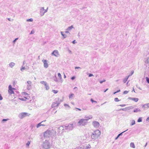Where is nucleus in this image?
<instances>
[{
    "label": "nucleus",
    "instance_id": "53",
    "mask_svg": "<svg viewBox=\"0 0 149 149\" xmlns=\"http://www.w3.org/2000/svg\"><path fill=\"white\" fill-rule=\"evenodd\" d=\"M72 43L73 44H75L76 43V40H73L72 42Z\"/></svg>",
    "mask_w": 149,
    "mask_h": 149
},
{
    "label": "nucleus",
    "instance_id": "26",
    "mask_svg": "<svg viewBox=\"0 0 149 149\" xmlns=\"http://www.w3.org/2000/svg\"><path fill=\"white\" fill-rule=\"evenodd\" d=\"M61 35L63 36L64 38H65L67 37V36L65 34H63V32L62 31H61Z\"/></svg>",
    "mask_w": 149,
    "mask_h": 149
},
{
    "label": "nucleus",
    "instance_id": "56",
    "mask_svg": "<svg viewBox=\"0 0 149 149\" xmlns=\"http://www.w3.org/2000/svg\"><path fill=\"white\" fill-rule=\"evenodd\" d=\"M103 82H104L103 81H100V84H102Z\"/></svg>",
    "mask_w": 149,
    "mask_h": 149
},
{
    "label": "nucleus",
    "instance_id": "15",
    "mask_svg": "<svg viewBox=\"0 0 149 149\" xmlns=\"http://www.w3.org/2000/svg\"><path fill=\"white\" fill-rule=\"evenodd\" d=\"M142 107L145 109L149 108V103L146 104L142 106Z\"/></svg>",
    "mask_w": 149,
    "mask_h": 149
},
{
    "label": "nucleus",
    "instance_id": "29",
    "mask_svg": "<svg viewBox=\"0 0 149 149\" xmlns=\"http://www.w3.org/2000/svg\"><path fill=\"white\" fill-rule=\"evenodd\" d=\"M141 111V110L140 109H136L134 110V112H140Z\"/></svg>",
    "mask_w": 149,
    "mask_h": 149
},
{
    "label": "nucleus",
    "instance_id": "45",
    "mask_svg": "<svg viewBox=\"0 0 149 149\" xmlns=\"http://www.w3.org/2000/svg\"><path fill=\"white\" fill-rule=\"evenodd\" d=\"M73 95H74V94H71L69 96V98H71L72 97V96H73Z\"/></svg>",
    "mask_w": 149,
    "mask_h": 149
},
{
    "label": "nucleus",
    "instance_id": "6",
    "mask_svg": "<svg viewBox=\"0 0 149 149\" xmlns=\"http://www.w3.org/2000/svg\"><path fill=\"white\" fill-rule=\"evenodd\" d=\"M30 114L25 112H23L20 113L18 115V117L20 119H22L26 116H29Z\"/></svg>",
    "mask_w": 149,
    "mask_h": 149
},
{
    "label": "nucleus",
    "instance_id": "39",
    "mask_svg": "<svg viewBox=\"0 0 149 149\" xmlns=\"http://www.w3.org/2000/svg\"><path fill=\"white\" fill-rule=\"evenodd\" d=\"M114 101L115 102H118L120 101V100H119L118 98H115L114 99Z\"/></svg>",
    "mask_w": 149,
    "mask_h": 149
},
{
    "label": "nucleus",
    "instance_id": "1",
    "mask_svg": "<svg viewBox=\"0 0 149 149\" xmlns=\"http://www.w3.org/2000/svg\"><path fill=\"white\" fill-rule=\"evenodd\" d=\"M92 118L91 115L88 116V117L86 118V119L82 118L78 121L77 125L78 126H84L86 125L87 123V121L89 119H91Z\"/></svg>",
    "mask_w": 149,
    "mask_h": 149
},
{
    "label": "nucleus",
    "instance_id": "52",
    "mask_svg": "<svg viewBox=\"0 0 149 149\" xmlns=\"http://www.w3.org/2000/svg\"><path fill=\"white\" fill-rule=\"evenodd\" d=\"M3 99V97H2L1 95L0 94V100H1Z\"/></svg>",
    "mask_w": 149,
    "mask_h": 149
},
{
    "label": "nucleus",
    "instance_id": "11",
    "mask_svg": "<svg viewBox=\"0 0 149 149\" xmlns=\"http://www.w3.org/2000/svg\"><path fill=\"white\" fill-rule=\"evenodd\" d=\"M92 124L94 127L98 128L99 127L100 124L98 122L96 121H94L92 123Z\"/></svg>",
    "mask_w": 149,
    "mask_h": 149
},
{
    "label": "nucleus",
    "instance_id": "13",
    "mask_svg": "<svg viewBox=\"0 0 149 149\" xmlns=\"http://www.w3.org/2000/svg\"><path fill=\"white\" fill-rule=\"evenodd\" d=\"M42 61L43 63L44 66L45 68H47L48 67V65L47 63V61L46 60H42Z\"/></svg>",
    "mask_w": 149,
    "mask_h": 149
},
{
    "label": "nucleus",
    "instance_id": "18",
    "mask_svg": "<svg viewBox=\"0 0 149 149\" xmlns=\"http://www.w3.org/2000/svg\"><path fill=\"white\" fill-rule=\"evenodd\" d=\"M145 63L149 65V57L146 58L145 61Z\"/></svg>",
    "mask_w": 149,
    "mask_h": 149
},
{
    "label": "nucleus",
    "instance_id": "4",
    "mask_svg": "<svg viewBox=\"0 0 149 149\" xmlns=\"http://www.w3.org/2000/svg\"><path fill=\"white\" fill-rule=\"evenodd\" d=\"M42 147L45 149L49 148L50 147L49 143L48 141L46 140L43 143Z\"/></svg>",
    "mask_w": 149,
    "mask_h": 149
},
{
    "label": "nucleus",
    "instance_id": "57",
    "mask_svg": "<svg viewBox=\"0 0 149 149\" xmlns=\"http://www.w3.org/2000/svg\"><path fill=\"white\" fill-rule=\"evenodd\" d=\"M79 68H80L79 67H76L75 68V69H79Z\"/></svg>",
    "mask_w": 149,
    "mask_h": 149
},
{
    "label": "nucleus",
    "instance_id": "64",
    "mask_svg": "<svg viewBox=\"0 0 149 149\" xmlns=\"http://www.w3.org/2000/svg\"><path fill=\"white\" fill-rule=\"evenodd\" d=\"M102 81H103V82H105L106 81V80L104 79H103V80Z\"/></svg>",
    "mask_w": 149,
    "mask_h": 149
},
{
    "label": "nucleus",
    "instance_id": "48",
    "mask_svg": "<svg viewBox=\"0 0 149 149\" xmlns=\"http://www.w3.org/2000/svg\"><path fill=\"white\" fill-rule=\"evenodd\" d=\"M128 93V91H125L123 93V94H127Z\"/></svg>",
    "mask_w": 149,
    "mask_h": 149
},
{
    "label": "nucleus",
    "instance_id": "63",
    "mask_svg": "<svg viewBox=\"0 0 149 149\" xmlns=\"http://www.w3.org/2000/svg\"><path fill=\"white\" fill-rule=\"evenodd\" d=\"M76 109H78V110H79V111H81V109H79V108H76Z\"/></svg>",
    "mask_w": 149,
    "mask_h": 149
},
{
    "label": "nucleus",
    "instance_id": "51",
    "mask_svg": "<svg viewBox=\"0 0 149 149\" xmlns=\"http://www.w3.org/2000/svg\"><path fill=\"white\" fill-rule=\"evenodd\" d=\"M75 77L74 76H73L71 78V79L72 80H73L75 79Z\"/></svg>",
    "mask_w": 149,
    "mask_h": 149
},
{
    "label": "nucleus",
    "instance_id": "12",
    "mask_svg": "<svg viewBox=\"0 0 149 149\" xmlns=\"http://www.w3.org/2000/svg\"><path fill=\"white\" fill-rule=\"evenodd\" d=\"M52 55H54L56 57H57L59 55L58 52L57 50H54L52 53Z\"/></svg>",
    "mask_w": 149,
    "mask_h": 149
},
{
    "label": "nucleus",
    "instance_id": "33",
    "mask_svg": "<svg viewBox=\"0 0 149 149\" xmlns=\"http://www.w3.org/2000/svg\"><path fill=\"white\" fill-rule=\"evenodd\" d=\"M19 99L22 101H25L27 99V98L26 97L24 98H19Z\"/></svg>",
    "mask_w": 149,
    "mask_h": 149
},
{
    "label": "nucleus",
    "instance_id": "5",
    "mask_svg": "<svg viewBox=\"0 0 149 149\" xmlns=\"http://www.w3.org/2000/svg\"><path fill=\"white\" fill-rule=\"evenodd\" d=\"M60 104V102L58 99H56L55 101L53 102L52 105V107L53 108L58 107Z\"/></svg>",
    "mask_w": 149,
    "mask_h": 149
},
{
    "label": "nucleus",
    "instance_id": "47",
    "mask_svg": "<svg viewBox=\"0 0 149 149\" xmlns=\"http://www.w3.org/2000/svg\"><path fill=\"white\" fill-rule=\"evenodd\" d=\"M48 9V8L47 7V9H44V13H46L47 12Z\"/></svg>",
    "mask_w": 149,
    "mask_h": 149
},
{
    "label": "nucleus",
    "instance_id": "46",
    "mask_svg": "<svg viewBox=\"0 0 149 149\" xmlns=\"http://www.w3.org/2000/svg\"><path fill=\"white\" fill-rule=\"evenodd\" d=\"M88 77H90L92 76H93V75L92 74L88 73Z\"/></svg>",
    "mask_w": 149,
    "mask_h": 149
},
{
    "label": "nucleus",
    "instance_id": "43",
    "mask_svg": "<svg viewBox=\"0 0 149 149\" xmlns=\"http://www.w3.org/2000/svg\"><path fill=\"white\" fill-rule=\"evenodd\" d=\"M8 120V119H3L2 120V121L4 122V121H6Z\"/></svg>",
    "mask_w": 149,
    "mask_h": 149
},
{
    "label": "nucleus",
    "instance_id": "9",
    "mask_svg": "<svg viewBox=\"0 0 149 149\" xmlns=\"http://www.w3.org/2000/svg\"><path fill=\"white\" fill-rule=\"evenodd\" d=\"M45 13H44V7H40V14L41 16H43Z\"/></svg>",
    "mask_w": 149,
    "mask_h": 149
},
{
    "label": "nucleus",
    "instance_id": "61",
    "mask_svg": "<svg viewBox=\"0 0 149 149\" xmlns=\"http://www.w3.org/2000/svg\"><path fill=\"white\" fill-rule=\"evenodd\" d=\"M147 143H146V144L144 146V147H146V146H147Z\"/></svg>",
    "mask_w": 149,
    "mask_h": 149
},
{
    "label": "nucleus",
    "instance_id": "28",
    "mask_svg": "<svg viewBox=\"0 0 149 149\" xmlns=\"http://www.w3.org/2000/svg\"><path fill=\"white\" fill-rule=\"evenodd\" d=\"M45 88L46 90H48L49 89V86L47 84V83L46 84V85H45Z\"/></svg>",
    "mask_w": 149,
    "mask_h": 149
},
{
    "label": "nucleus",
    "instance_id": "44",
    "mask_svg": "<svg viewBox=\"0 0 149 149\" xmlns=\"http://www.w3.org/2000/svg\"><path fill=\"white\" fill-rule=\"evenodd\" d=\"M35 33V31L33 30H32L31 31V33H30V34H31L34 33Z\"/></svg>",
    "mask_w": 149,
    "mask_h": 149
},
{
    "label": "nucleus",
    "instance_id": "40",
    "mask_svg": "<svg viewBox=\"0 0 149 149\" xmlns=\"http://www.w3.org/2000/svg\"><path fill=\"white\" fill-rule=\"evenodd\" d=\"M91 101L92 103H93V102H95V103H97V101L94 100L92 99H91Z\"/></svg>",
    "mask_w": 149,
    "mask_h": 149
},
{
    "label": "nucleus",
    "instance_id": "62",
    "mask_svg": "<svg viewBox=\"0 0 149 149\" xmlns=\"http://www.w3.org/2000/svg\"><path fill=\"white\" fill-rule=\"evenodd\" d=\"M149 120V117H148L146 119V121Z\"/></svg>",
    "mask_w": 149,
    "mask_h": 149
},
{
    "label": "nucleus",
    "instance_id": "55",
    "mask_svg": "<svg viewBox=\"0 0 149 149\" xmlns=\"http://www.w3.org/2000/svg\"><path fill=\"white\" fill-rule=\"evenodd\" d=\"M119 136H118V135L115 138V139L116 140L118 138H119Z\"/></svg>",
    "mask_w": 149,
    "mask_h": 149
},
{
    "label": "nucleus",
    "instance_id": "34",
    "mask_svg": "<svg viewBox=\"0 0 149 149\" xmlns=\"http://www.w3.org/2000/svg\"><path fill=\"white\" fill-rule=\"evenodd\" d=\"M64 106L65 107H68L69 109L70 108V106L68 104H65Z\"/></svg>",
    "mask_w": 149,
    "mask_h": 149
},
{
    "label": "nucleus",
    "instance_id": "38",
    "mask_svg": "<svg viewBox=\"0 0 149 149\" xmlns=\"http://www.w3.org/2000/svg\"><path fill=\"white\" fill-rule=\"evenodd\" d=\"M146 80L147 82L149 84V78L148 77H146Z\"/></svg>",
    "mask_w": 149,
    "mask_h": 149
},
{
    "label": "nucleus",
    "instance_id": "60",
    "mask_svg": "<svg viewBox=\"0 0 149 149\" xmlns=\"http://www.w3.org/2000/svg\"><path fill=\"white\" fill-rule=\"evenodd\" d=\"M120 90H118L116 91V92H117V93L120 92Z\"/></svg>",
    "mask_w": 149,
    "mask_h": 149
},
{
    "label": "nucleus",
    "instance_id": "58",
    "mask_svg": "<svg viewBox=\"0 0 149 149\" xmlns=\"http://www.w3.org/2000/svg\"><path fill=\"white\" fill-rule=\"evenodd\" d=\"M108 90V88H107V89H106V90H105L104 91V92H106V91H107Z\"/></svg>",
    "mask_w": 149,
    "mask_h": 149
},
{
    "label": "nucleus",
    "instance_id": "27",
    "mask_svg": "<svg viewBox=\"0 0 149 149\" xmlns=\"http://www.w3.org/2000/svg\"><path fill=\"white\" fill-rule=\"evenodd\" d=\"M135 124V121L134 120H133L131 121V123L130 124L131 126H132Z\"/></svg>",
    "mask_w": 149,
    "mask_h": 149
},
{
    "label": "nucleus",
    "instance_id": "37",
    "mask_svg": "<svg viewBox=\"0 0 149 149\" xmlns=\"http://www.w3.org/2000/svg\"><path fill=\"white\" fill-rule=\"evenodd\" d=\"M26 21L27 22H32L33 21V19L32 18H30L27 19Z\"/></svg>",
    "mask_w": 149,
    "mask_h": 149
},
{
    "label": "nucleus",
    "instance_id": "22",
    "mask_svg": "<svg viewBox=\"0 0 149 149\" xmlns=\"http://www.w3.org/2000/svg\"><path fill=\"white\" fill-rule=\"evenodd\" d=\"M130 146L132 148H134L135 146L134 143L131 142L130 144Z\"/></svg>",
    "mask_w": 149,
    "mask_h": 149
},
{
    "label": "nucleus",
    "instance_id": "30",
    "mask_svg": "<svg viewBox=\"0 0 149 149\" xmlns=\"http://www.w3.org/2000/svg\"><path fill=\"white\" fill-rule=\"evenodd\" d=\"M31 143V141H28L27 143L26 144V147L28 148L29 146V145Z\"/></svg>",
    "mask_w": 149,
    "mask_h": 149
},
{
    "label": "nucleus",
    "instance_id": "36",
    "mask_svg": "<svg viewBox=\"0 0 149 149\" xmlns=\"http://www.w3.org/2000/svg\"><path fill=\"white\" fill-rule=\"evenodd\" d=\"M142 119L140 117L138 119V120L137 122H142Z\"/></svg>",
    "mask_w": 149,
    "mask_h": 149
},
{
    "label": "nucleus",
    "instance_id": "25",
    "mask_svg": "<svg viewBox=\"0 0 149 149\" xmlns=\"http://www.w3.org/2000/svg\"><path fill=\"white\" fill-rule=\"evenodd\" d=\"M53 79L56 82H57L58 81L56 75H55L54 77H53Z\"/></svg>",
    "mask_w": 149,
    "mask_h": 149
},
{
    "label": "nucleus",
    "instance_id": "10",
    "mask_svg": "<svg viewBox=\"0 0 149 149\" xmlns=\"http://www.w3.org/2000/svg\"><path fill=\"white\" fill-rule=\"evenodd\" d=\"M26 88L28 90H30L31 89V84H32V82L30 81H27Z\"/></svg>",
    "mask_w": 149,
    "mask_h": 149
},
{
    "label": "nucleus",
    "instance_id": "16",
    "mask_svg": "<svg viewBox=\"0 0 149 149\" xmlns=\"http://www.w3.org/2000/svg\"><path fill=\"white\" fill-rule=\"evenodd\" d=\"M128 98L129 99L131 100H132L136 102H137L139 100L138 98H136L130 97H129Z\"/></svg>",
    "mask_w": 149,
    "mask_h": 149
},
{
    "label": "nucleus",
    "instance_id": "7",
    "mask_svg": "<svg viewBox=\"0 0 149 149\" xmlns=\"http://www.w3.org/2000/svg\"><path fill=\"white\" fill-rule=\"evenodd\" d=\"M15 89L14 88H12L11 85H10L8 86V93L10 95H11L12 94H14V92L13 91V90H15Z\"/></svg>",
    "mask_w": 149,
    "mask_h": 149
},
{
    "label": "nucleus",
    "instance_id": "19",
    "mask_svg": "<svg viewBox=\"0 0 149 149\" xmlns=\"http://www.w3.org/2000/svg\"><path fill=\"white\" fill-rule=\"evenodd\" d=\"M15 63L14 62H11L9 64V65L10 68H13L15 66Z\"/></svg>",
    "mask_w": 149,
    "mask_h": 149
},
{
    "label": "nucleus",
    "instance_id": "23",
    "mask_svg": "<svg viewBox=\"0 0 149 149\" xmlns=\"http://www.w3.org/2000/svg\"><path fill=\"white\" fill-rule=\"evenodd\" d=\"M129 77L127 76L123 80V82L124 83H125L126 82V81L128 79Z\"/></svg>",
    "mask_w": 149,
    "mask_h": 149
},
{
    "label": "nucleus",
    "instance_id": "14",
    "mask_svg": "<svg viewBox=\"0 0 149 149\" xmlns=\"http://www.w3.org/2000/svg\"><path fill=\"white\" fill-rule=\"evenodd\" d=\"M51 132V136H55L56 135V132L54 130H50Z\"/></svg>",
    "mask_w": 149,
    "mask_h": 149
},
{
    "label": "nucleus",
    "instance_id": "31",
    "mask_svg": "<svg viewBox=\"0 0 149 149\" xmlns=\"http://www.w3.org/2000/svg\"><path fill=\"white\" fill-rule=\"evenodd\" d=\"M127 130H126L125 131H123V132H122L121 133H120V134H119L118 135V136H119V137L120 136L122 135H123V133H124V132H125L126 131H127Z\"/></svg>",
    "mask_w": 149,
    "mask_h": 149
},
{
    "label": "nucleus",
    "instance_id": "17",
    "mask_svg": "<svg viewBox=\"0 0 149 149\" xmlns=\"http://www.w3.org/2000/svg\"><path fill=\"white\" fill-rule=\"evenodd\" d=\"M46 120H44V121H43L42 122H41L40 123H39L38 124H37V128H38L39 127H40V126L41 125H42V126H45V125H43V124H42L41 123H43Z\"/></svg>",
    "mask_w": 149,
    "mask_h": 149
},
{
    "label": "nucleus",
    "instance_id": "54",
    "mask_svg": "<svg viewBox=\"0 0 149 149\" xmlns=\"http://www.w3.org/2000/svg\"><path fill=\"white\" fill-rule=\"evenodd\" d=\"M65 33H68L69 34H70V32L68 31H65Z\"/></svg>",
    "mask_w": 149,
    "mask_h": 149
},
{
    "label": "nucleus",
    "instance_id": "21",
    "mask_svg": "<svg viewBox=\"0 0 149 149\" xmlns=\"http://www.w3.org/2000/svg\"><path fill=\"white\" fill-rule=\"evenodd\" d=\"M130 109V108L129 107H126V108H124L121 109H120L119 110V111L123 110V111H126L127 109L129 110Z\"/></svg>",
    "mask_w": 149,
    "mask_h": 149
},
{
    "label": "nucleus",
    "instance_id": "3",
    "mask_svg": "<svg viewBox=\"0 0 149 149\" xmlns=\"http://www.w3.org/2000/svg\"><path fill=\"white\" fill-rule=\"evenodd\" d=\"M74 127V125L73 123L70 124L68 125L62 126H61L59 128L62 129V130H64V129H62L63 128H65L66 130H72Z\"/></svg>",
    "mask_w": 149,
    "mask_h": 149
},
{
    "label": "nucleus",
    "instance_id": "35",
    "mask_svg": "<svg viewBox=\"0 0 149 149\" xmlns=\"http://www.w3.org/2000/svg\"><path fill=\"white\" fill-rule=\"evenodd\" d=\"M25 68L24 67L22 66V68L20 69V70L22 71L23 72L24 70L25 69Z\"/></svg>",
    "mask_w": 149,
    "mask_h": 149
},
{
    "label": "nucleus",
    "instance_id": "49",
    "mask_svg": "<svg viewBox=\"0 0 149 149\" xmlns=\"http://www.w3.org/2000/svg\"><path fill=\"white\" fill-rule=\"evenodd\" d=\"M18 39V38H15L13 41V43H14L16 41V40H17Z\"/></svg>",
    "mask_w": 149,
    "mask_h": 149
},
{
    "label": "nucleus",
    "instance_id": "32",
    "mask_svg": "<svg viewBox=\"0 0 149 149\" xmlns=\"http://www.w3.org/2000/svg\"><path fill=\"white\" fill-rule=\"evenodd\" d=\"M40 83L41 84H44V85H46V84L47 83V82L46 81H41L40 82Z\"/></svg>",
    "mask_w": 149,
    "mask_h": 149
},
{
    "label": "nucleus",
    "instance_id": "24",
    "mask_svg": "<svg viewBox=\"0 0 149 149\" xmlns=\"http://www.w3.org/2000/svg\"><path fill=\"white\" fill-rule=\"evenodd\" d=\"M73 28V26L72 25L71 26L68 27V28L67 29V30L68 31H70Z\"/></svg>",
    "mask_w": 149,
    "mask_h": 149
},
{
    "label": "nucleus",
    "instance_id": "42",
    "mask_svg": "<svg viewBox=\"0 0 149 149\" xmlns=\"http://www.w3.org/2000/svg\"><path fill=\"white\" fill-rule=\"evenodd\" d=\"M134 72L133 71H132L131 72V73L128 76V77H129L131 76L133 74Z\"/></svg>",
    "mask_w": 149,
    "mask_h": 149
},
{
    "label": "nucleus",
    "instance_id": "41",
    "mask_svg": "<svg viewBox=\"0 0 149 149\" xmlns=\"http://www.w3.org/2000/svg\"><path fill=\"white\" fill-rule=\"evenodd\" d=\"M52 92L55 94L57 93L58 92V91L54 90H52Z\"/></svg>",
    "mask_w": 149,
    "mask_h": 149
},
{
    "label": "nucleus",
    "instance_id": "20",
    "mask_svg": "<svg viewBox=\"0 0 149 149\" xmlns=\"http://www.w3.org/2000/svg\"><path fill=\"white\" fill-rule=\"evenodd\" d=\"M58 77L59 78V79H60V80L61 81V82H62L63 81L62 80V76L61 75V74L60 73H58Z\"/></svg>",
    "mask_w": 149,
    "mask_h": 149
},
{
    "label": "nucleus",
    "instance_id": "59",
    "mask_svg": "<svg viewBox=\"0 0 149 149\" xmlns=\"http://www.w3.org/2000/svg\"><path fill=\"white\" fill-rule=\"evenodd\" d=\"M133 91L134 92H135V91H134V88H133V89H132V92Z\"/></svg>",
    "mask_w": 149,
    "mask_h": 149
},
{
    "label": "nucleus",
    "instance_id": "8",
    "mask_svg": "<svg viewBox=\"0 0 149 149\" xmlns=\"http://www.w3.org/2000/svg\"><path fill=\"white\" fill-rule=\"evenodd\" d=\"M44 136L45 137H48L51 136V132L50 130H47L45 131L44 134Z\"/></svg>",
    "mask_w": 149,
    "mask_h": 149
},
{
    "label": "nucleus",
    "instance_id": "2",
    "mask_svg": "<svg viewBox=\"0 0 149 149\" xmlns=\"http://www.w3.org/2000/svg\"><path fill=\"white\" fill-rule=\"evenodd\" d=\"M100 131L99 130H97L92 133L91 136V138L93 139H95L100 136Z\"/></svg>",
    "mask_w": 149,
    "mask_h": 149
},
{
    "label": "nucleus",
    "instance_id": "50",
    "mask_svg": "<svg viewBox=\"0 0 149 149\" xmlns=\"http://www.w3.org/2000/svg\"><path fill=\"white\" fill-rule=\"evenodd\" d=\"M125 105H126L125 104H120V105H119L118 106H120L121 107H124L125 106Z\"/></svg>",
    "mask_w": 149,
    "mask_h": 149
}]
</instances>
